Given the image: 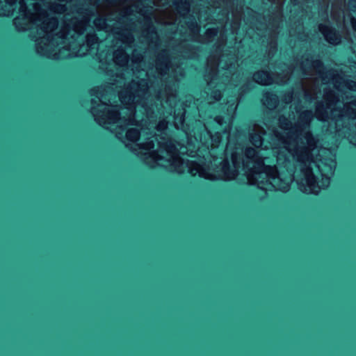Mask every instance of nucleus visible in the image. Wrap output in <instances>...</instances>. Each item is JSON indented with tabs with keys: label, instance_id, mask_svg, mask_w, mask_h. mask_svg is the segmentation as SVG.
<instances>
[{
	"label": "nucleus",
	"instance_id": "f257e3e1",
	"mask_svg": "<svg viewBox=\"0 0 356 356\" xmlns=\"http://www.w3.org/2000/svg\"><path fill=\"white\" fill-rule=\"evenodd\" d=\"M19 15L13 24L19 31L32 29L37 54L52 59L83 56L96 49L99 38L83 33L90 19L79 13H66L65 4L49 6L42 0H19Z\"/></svg>",
	"mask_w": 356,
	"mask_h": 356
},
{
	"label": "nucleus",
	"instance_id": "f03ea898",
	"mask_svg": "<svg viewBox=\"0 0 356 356\" xmlns=\"http://www.w3.org/2000/svg\"><path fill=\"white\" fill-rule=\"evenodd\" d=\"M95 98L91 99V113L95 120L101 126L115 133V136L124 142V139L136 142L139 139L143 118L138 119L136 108L143 109L146 118H153L155 111L159 110L157 101L165 102L173 107L176 105V89L165 85L164 90L160 89L154 95L148 90L147 82L144 79L133 81L123 90L118 92L119 99L127 106L109 104L114 92L109 87H102L93 90Z\"/></svg>",
	"mask_w": 356,
	"mask_h": 356
},
{
	"label": "nucleus",
	"instance_id": "7ed1b4c3",
	"mask_svg": "<svg viewBox=\"0 0 356 356\" xmlns=\"http://www.w3.org/2000/svg\"><path fill=\"white\" fill-rule=\"evenodd\" d=\"M154 6L163 7L170 3L171 0H152ZM176 12L168 8L152 10L147 15L143 9V3L140 0L131 1L123 3L116 12L106 17H98L95 19L94 24L98 30H104L112 33L115 40H120L123 44L130 46L135 40L133 32L138 26L141 29L140 38L149 50L159 49L161 42L153 24L152 19L159 24H172L177 20V15L184 17L190 11L188 0H172Z\"/></svg>",
	"mask_w": 356,
	"mask_h": 356
},
{
	"label": "nucleus",
	"instance_id": "20e7f679",
	"mask_svg": "<svg viewBox=\"0 0 356 356\" xmlns=\"http://www.w3.org/2000/svg\"><path fill=\"white\" fill-rule=\"evenodd\" d=\"M267 159L260 152L252 147H247L243 154L235 152L232 154V166L227 161L222 162L223 178L225 180L234 179L242 171L248 182L257 185L259 188L288 191L294 177L291 173L284 175L278 172L275 165L266 163Z\"/></svg>",
	"mask_w": 356,
	"mask_h": 356
},
{
	"label": "nucleus",
	"instance_id": "39448f33",
	"mask_svg": "<svg viewBox=\"0 0 356 356\" xmlns=\"http://www.w3.org/2000/svg\"><path fill=\"white\" fill-rule=\"evenodd\" d=\"M302 140L296 148L295 154L292 155L296 161V170H298L301 176L297 183L303 193L316 195L321 189L326 188L330 185L337 163L332 158H323L318 161L315 160L318 139L313 134L307 133Z\"/></svg>",
	"mask_w": 356,
	"mask_h": 356
},
{
	"label": "nucleus",
	"instance_id": "423d86ee",
	"mask_svg": "<svg viewBox=\"0 0 356 356\" xmlns=\"http://www.w3.org/2000/svg\"><path fill=\"white\" fill-rule=\"evenodd\" d=\"M115 40V45H118V43H120V45L113 51V60L115 65L122 68V71L120 73L116 72L115 75H113L111 73L110 74L112 70H107L106 73L108 75L111 76L109 82L108 84L102 85L91 89L90 93L91 96L94 97L93 98H95V94L93 93V90L102 87H109L112 88L114 92V95H113V98L115 97V91L113 86H115V88H121L124 86V88L122 90H123L133 81H138L143 78L147 82L148 90L149 91V88L154 87L156 82H162L163 77L170 72L171 74V76H172L175 81L179 80V76H184L183 69L178 66L175 68L172 67L170 65L168 51L167 49H163L156 55L154 65L152 64V66L147 70H139L136 74V79H133L130 83L126 85L125 80L127 79V76L130 75L131 72L127 67L129 60V55L127 54L124 48L131 47L134 42L130 46H128L123 44L120 40Z\"/></svg>",
	"mask_w": 356,
	"mask_h": 356
},
{
	"label": "nucleus",
	"instance_id": "0eeeda50",
	"mask_svg": "<svg viewBox=\"0 0 356 356\" xmlns=\"http://www.w3.org/2000/svg\"><path fill=\"white\" fill-rule=\"evenodd\" d=\"M140 149L147 151L144 155L151 159L154 163L165 168L170 171L179 174L184 172L187 168L191 175H198L201 177L209 179V173L200 164L195 161H184L179 155L178 149L175 142L169 138L156 136L148 138L147 141L137 144Z\"/></svg>",
	"mask_w": 356,
	"mask_h": 356
},
{
	"label": "nucleus",
	"instance_id": "6e6552de",
	"mask_svg": "<svg viewBox=\"0 0 356 356\" xmlns=\"http://www.w3.org/2000/svg\"><path fill=\"white\" fill-rule=\"evenodd\" d=\"M300 69L305 75L310 76L309 78H305L302 83L305 97L308 101L317 97L321 91L320 81L322 84L332 83L340 92H345L346 90L356 91L355 81L345 79L335 70L330 69L325 71L321 60H313L308 55L303 56Z\"/></svg>",
	"mask_w": 356,
	"mask_h": 356
},
{
	"label": "nucleus",
	"instance_id": "1a4fd4ad",
	"mask_svg": "<svg viewBox=\"0 0 356 356\" xmlns=\"http://www.w3.org/2000/svg\"><path fill=\"white\" fill-rule=\"evenodd\" d=\"M323 99L325 102H318L316 105L315 116L318 120L337 121L343 117L356 118V100L343 104L334 91L326 88H324Z\"/></svg>",
	"mask_w": 356,
	"mask_h": 356
},
{
	"label": "nucleus",
	"instance_id": "9d476101",
	"mask_svg": "<svg viewBox=\"0 0 356 356\" xmlns=\"http://www.w3.org/2000/svg\"><path fill=\"white\" fill-rule=\"evenodd\" d=\"M314 118V114L311 110H305L300 112L298 115L297 121L295 122L296 127V137L293 136L287 135H277L284 143L285 149L291 155L295 154L296 148L300 145V141H302L304 136L309 132L312 134L310 131V124Z\"/></svg>",
	"mask_w": 356,
	"mask_h": 356
},
{
	"label": "nucleus",
	"instance_id": "9b49d317",
	"mask_svg": "<svg viewBox=\"0 0 356 356\" xmlns=\"http://www.w3.org/2000/svg\"><path fill=\"white\" fill-rule=\"evenodd\" d=\"M237 60L234 55H222L217 64L214 57L210 56L207 60V67L204 75L205 80L208 84L211 83L218 76L222 74L225 76L222 78V82L229 80V78L234 74L237 69Z\"/></svg>",
	"mask_w": 356,
	"mask_h": 356
},
{
	"label": "nucleus",
	"instance_id": "f8f14e48",
	"mask_svg": "<svg viewBox=\"0 0 356 356\" xmlns=\"http://www.w3.org/2000/svg\"><path fill=\"white\" fill-rule=\"evenodd\" d=\"M282 70L283 71L282 74L278 72L271 74L267 71L259 70L253 74L252 79L256 83L263 86H268L273 83L284 84L289 81L293 69L291 66L283 64Z\"/></svg>",
	"mask_w": 356,
	"mask_h": 356
},
{
	"label": "nucleus",
	"instance_id": "ddd939ff",
	"mask_svg": "<svg viewBox=\"0 0 356 356\" xmlns=\"http://www.w3.org/2000/svg\"><path fill=\"white\" fill-rule=\"evenodd\" d=\"M188 28L189 34L192 39L202 43H208L211 42L218 33V29H208L204 36L199 35L200 26L196 22H188Z\"/></svg>",
	"mask_w": 356,
	"mask_h": 356
},
{
	"label": "nucleus",
	"instance_id": "4468645a",
	"mask_svg": "<svg viewBox=\"0 0 356 356\" xmlns=\"http://www.w3.org/2000/svg\"><path fill=\"white\" fill-rule=\"evenodd\" d=\"M278 123L280 127V128L282 129L281 131L278 130L274 131V134L278 142L280 143V145L285 149L284 146V143H282V140L279 138L278 134L280 135H287V136H293V137H296V133H293L289 129L292 127V122L290 119L286 118L284 115H280L278 118Z\"/></svg>",
	"mask_w": 356,
	"mask_h": 356
},
{
	"label": "nucleus",
	"instance_id": "2eb2a0df",
	"mask_svg": "<svg viewBox=\"0 0 356 356\" xmlns=\"http://www.w3.org/2000/svg\"><path fill=\"white\" fill-rule=\"evenodd\" d=\"M318 31L329 43L337 45L341 42V36L334 28L327 24H320Z\"/></svg>",
	"mask_w": 356,
	"mask_h": 356
},
{
	"label": "nucleus",
	"instance_id": "dca6fc26",
	"mask_svg": "<svg viewBox=\"0 0 356 356\" xmlns=\"http://www.w3.org/2000/svg\"><path fill=\"white\" fill-rule=\"evenodd\" d=\"M266 130L261 126L254 124L250 130V141L255 147H260L263 143V136Z\"/></svg>",
	"mask_w": 356,
	"mask_h": 356
},
{
	"label": "nucleus",
	"instance_id": "f3484780",
	"mask_svg": "<svg viewBox=\"0 0 356 356\" xmlns=\"http://www.w3.org/2000/svg\"><path fill=\"white\" fill-rule=\"evenodd\" d=\"M261 101L269 110H273L278 105L279 98L277 95L266 92L263 95Z\"/></svg>",
	"mask_w": 356,
	"mask_h": 356
},
{
	"label": "nucleus",
	"instance_id": "a211bd4d",
	"mask_svg": "<svg viewBox=\"0 0 356 356\" xmlns=\"http://www.w3.org/2000/svg\"><path fill=\"white\" fill-rule=\"evenodd\" d=\"M5 2L6 9L3 11V15L8 16L13 15L15 8L17 0H5Z\"/></svg>",
	"mask_w": 356,
	"mask_h": 356
},
{
	"label": "nucleus",
	"instance_id": "6ab92c4d",
	"mask_svg": "<svg viewBox=\"0 0 356 356\" xmlns=\"http://www.w3.org/2000/svg\"><path fill=\"white\" fill-rule=\"evenodd\" d=\"M222 98V93L220 90H213L211 92V95L208 97V104H211L219 101Z\"/></svg>",
	"mask_w": 356,
	"mask_h": 356
},
{
	"label": "nucleus",
	"instance_id": "aec40b11",
	"mask_svg": "<svg viewBox=\"0 0 356 356\" xmlns=\"http://www.w3.org/2000/svg\"><path fill=\"white\" fill-rule=\"evenodd\" d=\"M277 51V42L274 39H272L268 43L267 47V55L269 58H271Z\"/></svg>",
	"mask_w": 356,
	"mask_h": 356
},
{
	"label": "nucleus",
	"instance_id": "412c9836",
	"mask_svg": "<svg viewBox=\"0 0 356 356\" xmlns=\"http://www.w3.org/2000/svg\"><path fill=\"white\" fill-rule=\"evenodd\" d=\"M143 59V56L141 53L138 51L137 49H134L132 52L131 60L134 63H140Z\"/></svg>",
	"mask_w": 356,
	"mask_h": 356
},
{
	"label": "nucleus",
	"instance_id": "4be33fe9",
	"mask_svg": "<svg viewBox=\"0 0 356 356\" xmlns=\"http://www.w3.org/2000/svg\"><path fill=\"white\" fill-rule=\"evenodd\" d=\"M282 100L285 102L286 104L290 103L293 100V92L291 91H289L284 94V95L282 97Z\"/></svg>",
	"mask_w": 356,
	"mask_h": 356
},
{
	"label": "nucleus",
	"instance_id": "5701e85b",
	"mask_svg": "<svg viewBox=\"0 0 356 356\" xmlns=\"http://www.w3.org/2000/svg\"><path fill=\"white\" fill-rule=\"evenodd\" d=\"M168 121L165 119L161 120L159 122V123L156 125V129L159 131H163L165 130L168 127Z\"/></svg>",
	"mask_w": 356,
	"mask_h": 356
},
{
	"label": "nucleus",
	"instance_id": "b1692460",
	"mask_svg": "<svg viewBox=\"0 0 356 356\" xmlns=\"http://www.w3.org/2000/svg\"><path fill=\"white\" fill-rule=\"evenodd\" d=\"M237 105H235V103H232L227 108V113L229 115H233L235 113V111L236 110Z\"/></svg>",
	"mask_w": 356,
	"mask_h": 356
},
{
	"label": "nucleus",
	"instance_id": "393cba45",
	"mask_svg": "<svg viewBox=\"0 0 356 356\" xmlns=\"http://www.w3.org/2000/svg\"><path fill=\"white\" fill-rule=\"evenodd\" d=\"M173 118L175 120V127H177V128H178V123H179L180 124H182V123L184 121V117L183 115H181L180 117L178 118V117H176L175 115Z\"/></svg>",
	"mask_w": 356,
	"mask_h": 356
},
{
	"label": "nucleus",
	"instance_id": "a878e982",
	"mask_svg": "<svg viewBox=\"0 0 356 356\" xmlns=\"http://www.w3.org/2000/svg\"><path fill=\"white\" fill-rule=\"evenodd\" d=\"M348 8L352 10H356V0H351L348 2Z\"/></svg>",
	"mask_w": 356,
	"mask_h": 356
},
{
	"label": "nucleus",
	"instance_id": "bb28decb",
	"mask_svg": "<svg viewBox=\"0 0 356 356\" xmlns=\"http://www.w3.org/2000/svg\"><path fill=\"white\" fill-rule=\"evenodd\" d=\"M214 121L217 122L218 124L222 125L224 122V118L222 116L217 115L215 117Z\"/></svg>",
	"mask_w": 356,
	"mask_h": 356
},
{
	"label": "nucleus",
	"instance_id": "cd10ccee",
	"mask_svg": "<svg viewBox=\"0 0 356 356\" xmlns=\"http://www.w3.org/2000/svg\"><path fill=\"white\" fill-rule=\"evenodd\" d=\"M351 23H352L353 29L356 32V19H352Z\"/></svg>",
	"mask_w": 356,
	"mask_h": 356
}]
</instances>
